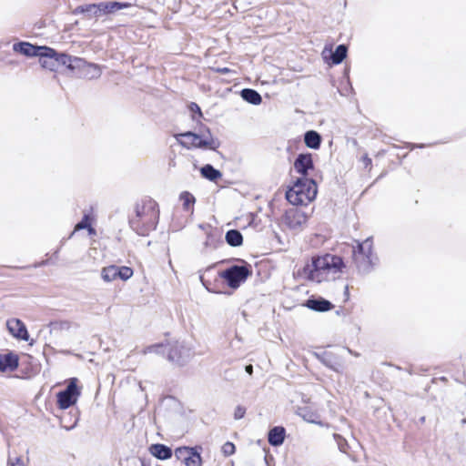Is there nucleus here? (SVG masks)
<instances>
[{
  "instance_id": "obj_5",
  "label": "nucleus",
  "mask_w": 466,
  "mask_h": 466,
  "mask_svg": "<svg viewBox=\"0 0 466 466\" xmlns=\"http://www.w3.org/2000/svg\"><path fill=\"white\" fill-rule=\"evenodd\" d=\"M175 137L177 141L186 148L196 147L215 149L218 146L208 128L205 131H200V134L186 132L177 134Z\"/></svg>"
},
{
  "instance_id": "obj_20",
  "label": "nucleus",
  "mask_w": 466,
  "mask_h": 466,
  "mask_svg": "<svg viewBox=\"0 0 466 466\" xmlns=\"http://www.w3.org/2000/svg\"><path fill=\"white\" fill-rule=\"evenodd\" d=\"M285 429L283 427H274L268 432V442L272 446H279L285 440Z\"/></svg>"
},
{
  "instance_id": "obj_21",
  "label": "nucleus",
  "mask_w": 466,
  "mask_h": 466,
  "mask_svg": "<svg viewBox=\"0 0 466 466\" xmlns=\"http://www.w3.org/2000/svg\"><path fill=\"white\" fill-rule=\"evenodd\" d=\"M150 452L159 460H167L172 456V450L164 444H153Z\"/></svg>"
},
{
  "instance_id": "obj_39",
  "label": "nucleus",
  "mask_w": 466,
  "mask_h": 466,
  "mask_svg": "<svg viewBox=\"0 0 466 466\" xmlns=\"http://www.w3.org/2000/svg\"><path fill=\"white\" fill-rule=\"evenodd\" d=\"M190 109L193 112H198L199 116H202V113H201L200 107L196 103H191Z\"/></svg>"
},
{
  "instance_id": "obj_8",
  "label": "nucleus",
  "mask_w": 466,
  "mask_h": 466,
  "mask_svg": "<svg viewBox=\"0 0 466 466\" xmlns=\"http://www.w3.org/2000/svg\"><path fill=\"white\" fill-rule=\"evenodd\" d=\"M200 451H202L200 446L179 447L176 449L175 454L183 461L186 466H201L202 458Z\"/></svg>"
},
{
  "instance_id": "obj_14",
  "label": "nucleus",
  "mask_w": 466,
  "mask_h": 466,
  "mask_svg": "<svg viewBox=\"0 0 466 466\" xmlns=\"http://www.w3.org/2000/svg\"><path fill=\"white\" fill-rule=\"evenodd\" d=\"M8 331L16 339L27 341L29 335L24 322L18 319H11L6 321Z\"/></svg>"
},
{
  "instance_id": "obj_4",
  "label": "nucleus",
  "mask_w": 466,
  "mask_h": 466,
  "mask_svg": "<svg viewBox=\"0 0 466 466\" xmlns=\"http://www.w3.org/2000/svg\"><path fill=\"white\" fill-rule=\"evenodd\" d=\"M355 242L357 246L352 251L353 262L360 273L367 274L371 271L378 260L372 250L373 241L371 238H368L362 242Z\"/></svg>"
},
{
  "instance_id": "obj_27",
  "label": "nucleus",
  "mask_w": 466,
  "mask_h": 466,
  "mask_svg": "<svg viewBox=\"0 0 466 466\" xmlns=\"http://www.w3.org/2000/svg\"><path fill=\"white\" fill-rule=\"evenodd\" d=\"M226 241L231 247H238L243 242L242 234L237 229H230L226 233Z\"/></svg>"
},
{
  "instance_id": "obj_17",
  "label": "nucleus",
  "mask_w": 466,
  "mask_h": 466,
  "mask_svg": "<svg viewBox=\"0 0 466 466\" xmlns=\"http://www.w3.org/2000/svg\"><path fill=\"white\" fill-rule=\"evenodd\" d=\"M80 60V57L72 56L65 53H59L60 69L62 67H65L66 69L69 70L73 75H75L76 69L79 68L78 62Z\"/></svg>"
},
{
  "instance_id": "obj_13",
  "label": "nucleus",
  "mask_w": 466,
  "mask_h": 466,
  "mask_svg": "<svg viewBox=\"0 0 466 466\" xmlns=\"http://www.w3.org/2000/svg\"><path fill=\"white\" fill-rule=\"evenodd\" d=\"M13 49L25 56H38L40 58L43 52L46 51V46H36L27 42H20L14 44Z\"/></svg>"
},
{
  "instance_id": "obj_25",
  "label": "nucleus",
  "mask_w": 466,
  "mask_h": 466,
  "mask_svg": "<svg viewBox=\"0 0 466 466\" xmlns=\"http://www.w3.org/2000/svg\"><path fill=\"white\" fill-rule=\"evenodd\" d=\"M200 173L205 178H207L210 181H217L222 176L221 172L219 170L216 169L210 164H207V165L203 166L200 169Z\"/></svg>"
},
{
  "instance_id": "obj_36",
  "label": "nucleus",
  "mask_w": 466,
  "mask_h": 466,
  "mask_svg": "<svg viewBox=\"0 0 466 466\" xmlns=\"http://www.w3.org/2000/svg\"><path fill=\"white\" fill-rule=\"evenodd\" d=\"M222 452L226 456H230L235 452V445L232 442H226L222 446Z\"/></svg>"
},
{
  "instance_id": "obj_19",
  "label": "nucleus",
  "mask_w": 466,
  "mask_h": 466,
  "mask_svg": "<svg viewBox=\"0 0 466 466\" xmlns=\"http://www.w3.org/2000/svg\"><path fill=\"white\" fill-rule=\"evenodd\" d=\"M297 413L308 422L320 424V415L318 411L312 410L310 407H299L298 408Z\"/></svg>"
},
{
  "instance_id": "obj_1",
  "label": "nucleus",
  "mask_w": 466,
  "mask_h": 466,
  "mask_svg": "<svg viewBox=\"0 0 466 466\" xmlns=\"http://www.w3.org/2000/svg\"><path fill=\"white\" fill-rule=\"evenodd\" d=\"M159 220L157 203L152 198H144L134 207V212L129 216L128 223L133 231L139 236H148L156 229Z\"/></svg>"
},
{
  "instance_id": "obj_22",
  "label": "nucleus",
  "mask_w": 466,
  "mask_h": 466,
  "mask_svg": "<svg viewBox=\"0 0 466 466\" xmlns=\"http://www.w3.org/2000/svg\"><path fill=\"white\" fill-rule=\"evenodd\" d=\"M99 6L101 7V14H113L121 9L131 6V4L128 3H120V2H108V3H99Z\"/></svg>"
},
{
  "instance_id": "obj_41",
  "label": "nucleus",
  "mask_w": 466,
  "mask_h": 466,
  "mask_svg": "<svg viewBox=\"0 0 466 466\" xmlns=\"http://www.w3.org/2000/svg\"><path fill=\"white\" fill-rule=\"evenodd\" d=\"M231 70L228 67H218L216 68V72L219 73V74H228L229 73Z\"/></svg>"
},
{
  "instance_id": "obj_42",
  "label": "nucleus",
  "mask_w": 466,
  "mask_h": 466,
  "mask_svg": "<svg viewBox=\"0 0 466 466\" xmlns=\"http://www.w3.org/2000/svg\"><path fill=\"white\" fill-rule=\"evenodd\" d=\"M245 370H246L247 373H248L249 375H251L253 373V366L252 365L246 366Z\"/></svg>"
},
{
  "instance_id": "obj_34",
  "label": "nucleus",
  "mask_w": 466,
  "mask_h": 466,
  "mask_svg": "<svg viewBox=\"0 0 466 466\" xmlns=\"http://www.w3.org/2000/svg\"><path fill=\"white\" fill-rule=\"evenodd\" d=\"M334 439L338 444L339 451L342 452H347V449H348L347 441L343 437H341L340 435L336 434V433L334 434Z\"/></svg>"
},
{
  "instance_id": "obj_40",
  "label": "nucleus",
  "mask_w": 466,
  "mask_h": 466,
  "mask_svg": "<svg viewBox=\"0 0 466 466\" xmlns=\"http://www.w3.org/2000/svg\"><path fill=\"white\" fill-rule=\"evenodd\" d=\"M362 162H363L365 167H368L371 165V158L369 157L368 155H365L362 157Z\"/></svg>"
},
{
  "instance_id": "obj_28",
  "label": "nucleus",
  "mask_w": 466,
  "mask_h": 466,
  "mask_svg": "<svg viewBox=\"0 0 466 466\" xmlns=\"http://www.w3.org/2000/svg\"><path fill=\"white\" fill-rule=\"evenodd\" d=\"M179 199L182 201L183 208L186 211H193V206L196 202V198L190 192H181L179 195Z\"/></svg>"
},
{
  "instance_id": "obj_35",
  "label": "nucleus",
  "mask_w": 466,
  "mask_h": 466,
  "mask_svg": "<svg viewBox=\"0 0 466 466\" xmlns=\"http://www.w3.org/2000/svg\"><path fill=\"white\" fill-rule=\"evenodd\" d=\"M323 363L336 372H342L343 367L340 363H333L329 359H323Z\"/></svg>"
},
{
  "instance_id": "obj_23",
  "label": "nucleus",
  "mask_w": 466,
  "mask_h": 466,
  "mask_svg": "<svg viewBox=\"0 0 466 466\" xmlns=\"http://www.w3.org/2000/svg\"><path fill=\"white\" fill-rule=\"evenodd\" d=\"M306 146L312 149H318L321 144V136L314 130L307 131L304 135Z\"/></svg>"
},
{
  "instance_id": "obj_3",
  "label": "nucleus",
  "mask_w": 466,
  "mask_h": 466,
  "mask_svg": "<svg viewBox=\"0 0 466 466\" xmlns=\"http://www.w3.org/2000/svg\"><path fill=\"white\" fill-rule=\"evenodd\" d=\"M317 192V184L313 179L300 177L286 192V198L293 206L308 205L316 198Z\"/></svg>"
},
{
  "instance_id": "obj_43",
  "label": "nucleus",
  "mask_w": 466,
  "mask_h": 466,
  "mask_svg": "<svg viewBox=\"0 0 466 466\" xmlns=\"http://www.w3.org/2000/svg\"><path fill=\"white\" fill-rule=\"evenodd\" d=\"M89 235H96V229L90 225L89 228H86Z\"/></svg>"
},
{
  "instance_id": "obj_2",
  "label": "nucleus",
  "mask_w": 466,
  "mask_h": 466,
  "mask_svg": "<svg viewBox=\"0 0 466 466\" xmlns=\"http://www.w3.org/2000/svg\"><path fill=\"white\" fill-rule=\"evenodd\" d=\"M344 268V262L339 256L326 254L322 257L313 258L303 268V275L316 282L335 279L337 274Z\"/></svg>"
},
{
  "instance_id": "obj_44",
  "label": "nucleus",
  "mask_w": 466,
  "mask_h": 466,
  "mask_svg": "<svg viewBox=\"0 0 466 466\" xmlns=\"http://www.w3.org/2000/svg\"><path fill=\"white\" fill-rule=\"evenodd\" d=\"M120 278L119 267L116 266V279Z\"/></svg>"
},
{
  "instance_id": "obj_6",
  "label": "nucleus",
  "mask_w": 466,
  "mask_h": 466,
  "mask_svg": "<svg viewBox=\"0 0 466 466\" xmlns=\"http://www.w3.org/2000/svg\"><path fill=\"white\" fill-rule=\"evenodd\" d=\"M252 274L251 266L234 265L220 273V277L225 279L228 285L232 289L238 288Z\"/></svg>"
},
{
  "instance_id": "obj_24",
  "label": "nucleus",
  "mask_w": 466,
  "mask_h": 466,
  "mask_svg": "<svg viewBox=\"0 0 466 466\" xmlns=\"http://www.w3.org/2000/svg\"><path fill=\"white\" fill-rule=\"evenodd\" d=\"M241 97L249 104L259 105L262 97L258 92L251 88H244L240 92Z\"/></svg>"
},
{
  "instance_id": "obj_7",
  "label": "nucleus",
  "mask_w": 466,
  "mask_h": 466,
  "mask_svg": "<svg viewBox=\"0 0 466 466\" xmlns=\"http://www.w3.org/2000/svg\"><path fill=\"white\" fill-rule=\"evenodd\" d=\"M77 379L70 380L66 388L56 395L58 407L66 410L76 403L81 392L76 385Z\"/></svg>"
},
{
  "instance_id": "obj_11",
  "label": "nucleus",
  "mask_w": 466,
  "mask_h": 466,
  "mask_svg": "<svg viewBox=\"0 0 466 466\" xmlns=\"http://www.w3.org/2000/svg\"><path fill=\"white\" fill-rule=\"evenodd\" d=\"M42 67L52 72L60 71L59 53L50 47H46V51L43 52L39 58Z\"/></svg>"
},
{
  "instance_id": "obj_37",
  "label": "nucleus",
  "mask_w": 466,
  "mask_h": 466,
  "mask_svg": "<svg viewBox=\"0 0 466 466\" xmlns=\"http://www.w3.org/2000/svg\"><path fill=\"white\" fill-rule=\"evenodd\" d=\"M246 414V408L243 407V406H237L236 409H235V411H234V418L236 420H240L242 419Z\"/></svg>"
},
{
  "instance_id": "obj_16",
  "label": "nucleus",
  "mask_w": 466,
  "mask_h": 466,
  "mask_svg": "<svg viewBox=\"0 0 466 466\" xmlns=\"http://www.w3.org/2000/svg\"><path fill=\"white\" fill-rule=\"evenodd\" d=\"M305 306L309 309L318 312H326L334 308V305L330 301L321 297L309 299L306 301Z\"/></svg>"
},
{
  "instance_id": "obj_29",
  "label": "nucleus",
  "mask_w": 466,
  "mask_h": 466,
  "mask_svg": "<svg viewBox=\"0 0 466 466\" xmlns=\"http://www.w3.org/2000/svg\"><path fill=\"white\" fill-rule=\"evenodd\" d=\"M347 46L345 45H339L336 50L331 54V60L334 65L340 64L347 56Z\"/></svg>"
},
{
  "instance_id": "obj_9",
  "label": "nucleus",
  "mask_w": 466,
  "mask_h": 466,
  "mask_svg": "<svg viewBox=\"0 0 466 466\" xmlns=\"http://www.w3.org/2000/svg\"><path fill=\"white\" fill-rule=\"evenodd\" d=\"M190 349L184 342H175L167 350V358L169 361L184 364L190 358Z\"/></svg>"
},
{
  "instance_id": "obj_38",
  "label": "nucleus",
  "mask_w": 466,
  "mask_h": 466,
  "mask_svg": "<svg viewBox=\"0 0 466 466\" xmlns=\"http://www.w3.org/2000/svg\"><path fill=\"white\" fill-rule=\"evenodd\" d=\"M8 466H24V462L20 457H15L14 459L9 458Z\"/></svg>"
},
{
  "instance_id": "obj_33",
  "label": "nucleus",
  "mask_w": 466,
  "mask_h": 466,
  "mask_svg": "<svg viewBox=\"0 0 466 466\" xmlns=\"http://www.w3.org/2000/svg\"><path fill=\"white\" fill-rule=\"evenodd\" d=\"M120 279L126 281L133 276V269L129 267H119Z\"/></svg>"
},
{
  "instance_id": "obj_12",
  "label": "nucleus",
  "mask_w": 466,
  "mask_h": 466,
  "mask_svg": "<svg viewBox=\"0 0 466 466\" xmlns=\"http://www.w3.org/2000/svg\"><path fill=\"white\" fill-rule=\"evenodd\" d=\"M285 220L289 228L299 229L306 224L308 216L298 208H292L286 212Z\"/></svg>"
},
{
  "instance_id": "obj_15",
  "label": "nucleus",
  "mask_w": 466,
  "mask_h": 466,
  "mask_svg": "<svg viewBox=\"0 0 466 466\" xmlns=\"http://www.w3.org/2000/svg\"><path fill=\"white\" fill-rule=\"evenodd\" d=\"M313 167L311 154H299L294 162L295 170L301 174L303 177H306L308 171L313 169Z\"/></svg>"
},
{
  "instance_id": "obj_10",
  "label": "nucleus",
  "mask_w": 466,
  "mask_h": 466,
  "mask_svg": "<svg viewBox=\"0 0 466 466\" xmlns=\"http://www.w3.org/2000/svg\"><path fill=\"white\" fill-rule=\"evenodd\" d=\"M79 63V68L76 69L75 76L81 78L86 79H96L99 78L102 70L100 66L93 63H88L85 59L81 58Z\"/></svg>"
},
{
  "instance_id": "obj_32",
  "label": "nucleus",
  "mask_w": 466,
  "mask_h": 466,
  "mask_svg": "<svg viewBox=\"0 0 466 466\" xmlns=\"http://www.w3.org/2000/svg\"><path fill=\"white\" fill-rule=\"evenodd\" d=\"M90 225H91V217L89 214L85 213L81 221L76 225L75 230L73 231L72 235L75 233V231L86 229V228H89Z\"/></svg>"
},
{
  "instance_id": "obj_30",
  "label": "nucleus",
  "mask_w": 466,
  "mask_h": 466,
  "mask_svg": "<svg viewBox=\"0 0 466 466\" xmlns=\"http://www.w3.org/2000/svg\"><path fill=\"white\" fill-rule=\"evenodd\" d=\"M101 277L106 282L116 280V266L112 265L104 268L101 272Z\"/></svg>"
},
{
  "instance_id": "obj_18",
  "label": "nucleus",
  "mask_w": 466,
  "mask_h": 466,
  "mask_svg": "<svg viewBox=\"0 0 466 466\" xmlns=\"http://www.w3.org/2000/svg\"><path fill=\"white\" fill-rule=\"evenodd\" d=\"M18 367V357L12 352L0 354V371H13Z\"/></svg>"
},
{
  "instance_id": "obj_31",
  "label": "nucleus",
  "mask_w": 466,
  "mask_h": 466,
  "mask_svg": "<svg viewBox=\"0 0 466 466\" xmlns=\"http://www.w3.org/2000/svg\"><path fill=\"white\" fill-rule=\"evenodd\" d=\"M164 351L165 350H164V345L163 344H153V345H150V346H147V347L144 348L141 350V353L143 355H147V354H149V353L163 354Z\"/></svg>"
},
{
  "instance_id": "obj_26",
  "label": "nucleus",
  "mask_w": 466,
  "mask_h": 466,
  "mask_svg": "<svg viewBox=\"0 0 466 466\" xmlns=\"http://www.w3.org/2000/svg\"><path fill=\"white\" fill-rule=\"evenodd\" d=\"M76 13H82L86 14L89 17H96L102 15L101 14V7L99 6V4H91V5H86L78 6L76 9Z\"/></svg>"
}]
</instances>
